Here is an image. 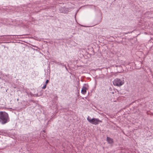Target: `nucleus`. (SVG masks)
<instances>
[{
	"instance_id": "f257e3e1",
	"label": "nucleus",
	"mask_w": 153,
	"mask_h": 153,
	"mask_svg": "<svg viewBox=\"0 0 153 153\" xmlns=\"http://www.w3.org/2000/svg\"><path fill=\"white\" fill-rule=\"evenodd\" d=\"M10 118L8 114L5 111H0V123L4 125L9 122Z\"/></svg>"
},
{
	"instance_id": "f03ea898",
	"label": "nucleus",
	"mask_w": 153,
	"mask_h": 153,
	"mask_svg": "<svg viewBox=\"0 0 153 153\" xmlns=\"http://www.w3.org/2000/svg\"><path fill=\"white\" fill-rule=\"evenodd\" d=\"M87 120L90 123L95 125H97L99 123L102 122V121L100 120L98 118H93L91 119V117L89 116L88 117Z\"/></svg>"
},
{
	"instance_id": "7ed1b4c3",
	"label": "nucleus",
	"mask_w": 153,
	"mask_h": 153,
	"mask_svg": "<svg viewBox=\"0 0 153 153\" xmlns=\"http://www.w3.org/2000/svg\"><path fill=\"white\" fill-rule=\"evenodd\" d=\"M113 83L114 86L120 87L124 84V80H121L120 79L117 78L113 81Z\"/></svg>"
},
{
	"instance_id": "20e7f679",
	"label": "nucleus",
	"mask_w": 153,
	"mask_h": 153,
	"mask_svg": "<svg viewBox=\"0 0 153 153\" xmlns=\"http://www.w3.org/2000/svg\"><path fill=\"white\" fill-rule=\"evenodd\" d=\"M84 85L82 88L81 92L82 94H86L88 86V84H84Z\"/></svg>"
},
{
	"instance_id": "39448f33",
	"label": "nucleus",
	"mask_w": 153,
	"mask_h": 153,
	"mask_svg": "<svg viewBox=\"0 0 153 153\" xmlns=\"http://www.w3.org/2000/svg\"><path fill=\"white\" fill-rule=\"evenodd\" d=\"M69 8L60 7L59 8V11L60 13H67L69 12Z\"/></svg>"
},
{
	"instance_id": "423d86ee",
	"label": "nucleus",
	"mask_w": 153,
	"mask_h": 153,
	"mask_svg": "<svg viewBox=\"0 0 153 153\" xmlns=\"http://www.w3.org/2000/svg\"><path fill=\"white\" fill-rule=\"evenodd\" d=\"M24 93H26L29 97H33V94H32L31 92L29 91L28 90L26 89L25 90Z\"/></svg>"
},
{
	"instance_id": "0eeeda50",
	"label": "nucleus",
	"mask_w": 153,
	"mask_h": 153,
	"mask_svg": "<svg viewBox=\"0 0 153 153\" xmlns=\"http://www.w3.org/2000/svg\"><path fill=\"white\" fill-rule=\"evenodd\" d=\"M40 136L42 139H45L46 138L47 136L45 134V130H43L42 131H41Z\"/></svg>"
},
{
	"instance_id": "6e6552de",
	"label": "nucleus",
	"mask_w": 153,
	"mask_h": 153,
	"mask_svg": "<svg viewBox=\"0 0 153 153\" xmlns=\"http://www.w3.org/2000/svg\"><path fill=\"white\" fill-rule=\"evenodd\" d=\"M107 141L108 143H112L113 142V139L109 137H107Z\"/></svg>"
},
{
	"instance_id": "1a4fd4ad",
	"label": "nucleus",
	"mask_w": 153,
	"mask_h": 153,
	"mask_svg": "<svg viewBox=\"0 0 153 153\" xmlns=\"http://www.w3.org/2000/svg\"><path fill=\"white\" fill-rule=\"evenodd\" d=\"M42 93H40L39 95V94L37 93L36 94H33V96H34L36 97H39L41 96H42Z\"/></svg>"
},
{
	"instance_id": "9d476101",
	"label": "nucleus",
	"mask_w": 153,
	"mask_h": 153,
	"mask_svg": "<svg viewBox=\"0 0 153 153\" xmlns=\"http://www.w3.org/2000/svg\"><path fill=\"white\" fill-rule=\"evenodd\" d=\"M53 62H54L55 63L57 64L58 65H61V63H62L60 61L58 62L56 60L54 61Z\"/></svg>"
},
{
	"instance_id": "9b49d317",
	"label": "nucleus",
	"mask_w": 153,
	"mask_h": 153,
	"mask_svg": "<svg viewBox=\"0 0 153 153\" xmlns=\"http://www.w3.org/2000/svg\"><path fill=\"white\" fill-rule=\"evenodd\" d=\"M47 85L45 84L44 85V86L42 87V89H45Z\"/></svg>"
},
{
	"instance_id": "f8f14e48",
	"label": "nucleus",
	"mask_w": 153,
	"mask_h": 153,
	"mask_svg": "<svg viewBox=\"0 0 153 153\" xmlns=\"http://www.w3.org/2000/svg\"><path fill=\"white\" fill-rule=\"evenodd\" d=\"M13 36V35H3V36Z\"/></svg>"
},
{
	"instance_id": "ddd939ff",
	"label": "nucleus",
	"mask_w": 153,
	"mask_h": 153,
	"mask_svg": "<svg viewBox=\"0 0 153 153\" xmlns=\"http://www.w3.org/2000/svg\"><path fill=\"white\" fill-rule=\"evenodd\" d=\"M61 65H62V67H65V66H66L65 65H64V63H61Z\"/></svg>"
},
{
	"instance_id": "4468645a",
	"label": "nucleus",
	"mask_w": 153,
	"mask_h": 153,
	"mask_svg": "<svg viewBox=\"0 0 153 153\" xmlns=\"http://www.w3.org/2000/svg\"><path fill=\"white\" fill-rule=\"evenodd\" d=\"M49 82V80H47L46 81L45 84L47 85L48 83Z\"/></svg>"
},
{
	"instance_id": "2eb2a0df",
	"label": "nucleus",
	"mask_w": 153,
	"mask_h": 153,
	"mask_svg": "<svg viewBox=\"0 0 153 153\" xmlns=\"http://www.w3.org/2000/svg\"><path fill=\"white\" fill-rule=\"evenodd\" d=\"M32 46L33 47H36V48H38V49H39V48L38 47H37V46H36L35 45H32Z\"/></svg>"
},
{
	"instance_id": "dca6fc26",
	"label": "nucleus",
	"mask_w": 153,
	"mask_h": 153,
	"mask_svg": "<svg viewBox=\"0 0 153 153\" xmlns=\"http://www.w3.org/2000/svg\"><path fill=\"white\" fill-rule=\"evenodd\" d=\"M130 63L129 62H126V63H125V64L126 65H128Z\"/></svg>"
},
{
	"instance_id": "f3484780",
	"label": "nucleus",
	"mask_w": 153,
	"mask_h": 153,
	"mask_svg": "<svg viewBox=\"0 0 153 153\" xmlns=\"http://www.w3.org/2000/svg\"><path fill=\"white\" fill-rule=\"evenodd\" d=\"M65 68L66 70L68 71V69H67V67H66V66H65Z\"/></svg>"
},
{
	"instance_id": "a211bd4d",
	"label": "nucleus",
	"mask_w": 153,
	"mask_h": 153,
	"mask_svg": "<svg viewBox=\"0 0 153 153\" xmlns=\"http://www.w3.org/2000/svg\"><path fill=\"white\" fill-rule=\"evenodd\" d=\"M36 51H38V49L37 48V49H36L35 50Z\"/></svg>"
},
{
	"instance_id": "6ab92c4d",
	"label": "nucleus",
	"mask_w": 153,
	"mask_h": 153,
	"mask_svg": "<svg viewBox=\"0 0 153 153\" xmlns=\"http://www.w3.org/2000/svg\"><path fill=\"white\" fill-rule=\"evenodd\" d=\"M129 33V32H128V33H126V34H128V33Z\"/></svg>"
},
{
	"instance_id": "aec40b11",
	"label": "nucleus",
	"mask_w": 153,
	"mask_h": 153,
	"mask_svg": "<svg viewBox=\"0 0 153 153\" xmlns=\"http://www.w3.org/2000/svg\"><path fill=\"white\" fill-rule=\"evenodd\" d=\"M33 50H35V49H34V48H33Z\"/></svg>"
},
{
	"instance_id": "412c9836",
	"label": "nucleus",
	"mask_w": 153,
	"mask_h": 153,
	"mask_svg": "<svg viewBox=\"0 0 153 153\" xmlns=\"http://www.w3.org/2000/svg\"><path fill=\"white\" fill-rule=\"evenodd\" d=\"M1 132V131L0 130V133Z\"/></svg>"
},
{
	"instance_id": "4be33fe9",
	"label": "nucleus",
	"mask_w": 153,
	"mask_h": 153,
	"mask_svg": "<svg viewBox=\"0 0 153 153\" xmlns=\"http://www.w3.org/2000/svg\"><path fill=\"white\" fill-rule=\"evenodd\" d=\"M0 43H1L0 42Z\"/></svg>"
}]
</instances>
